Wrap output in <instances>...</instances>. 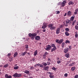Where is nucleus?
I'll return each mask as SVG.
<instances>
[{"label":"nucleus","mask_w":78,"mask_h":78,"mask_svg":"<svg viewBox=\"0 0 78 78\" xmlns=\"http://www.w3.org/2000/svg\"><path fill=\"white\" fill-rule=\"evenodd\" d=\"M28 36L30 37H31V39H34V38H35V37L37 36V34L36 33H33L31 34L30 33L28 34Z\"/></svg>","instance_id":"nucleus-1"},{"label":"nucleus","mask_w":78,"mask_h":78,"mask_svg":"<svg viewBox=\"0 0 78 78\" xmlns=\"http://www.w3.org/2000/svg\"><path fill=\"white\" fill-rule=\"evenodd\" d=\"M53 26V24H51L48 25V28H50L51 30H53L56 28V27Z\"/></svg>","instance_id":"nucleus-2"},{"label":"nucleus","mask_w":78,"mask_h":78,"mask_svg":"<svg viewBox=\"0 0 78 78\" xmlns=\"http://www.w3.org/2000/svg\"><path fill=\"white\" fill-rule=\"evenodd\" d=\"M65 3H66V1L64 0L63 1V2H59L58 3V5H61L62 7H64L65 6Z\"/></svg>","instance_id":"nucleus-3"},{"label":"nucleus","mask_w":78,"mask_h":78,"mask_svg":"<svg viewBox=\"0 0 78 78\" xmlns=\"http://www.w3.org/2000/svg\"><path fill=\"white\" fill-rule=\"evenodd\" d=\"M46 47V48H45L46 50H50V48H51V46L50 45H48Z\"/></svg>","instance_id":"nucleus-4"},{"label":"nucleus","mask_w":78,"mask_h":78,"mask_svg":"<svg viewBox=\"0 0 78 78\" xmlns=\"http://www.w3.org/2000/svg\"><path fill=\"white\" fill-rule=\"evenodd\" d=\"M61 28H58L56 30V33L57 34H58L59 33V32H60V30Z\"/></svg>","instance_id":"nucleus-5"},{"label":"nucleus","mask_w":78,"mask_h":78,"mask_svg":"<svg viewBox=\"0 0 78 78\" xmlns=\"http://www.w3.org/2000/svg\"><path fill=\"white\" fill-rule=\"evenodd\" d=\"M68 51H69V48H66L64 49V52L65 53H67Z\"/></svg>","instance_id":"nucleus-6"},{"label":"nucleus","mask_w":78,"mask_h":78,"mask_svg":"<svg viewBox=\"0 0 78 78\" xmlns=\"http://www.w3.org/2000/svg\"><path fill=\"white\" fill-rule=\"evenodd\" d=\"M5 77L6 78H12V76H11L9 75L8 74H5Z\"/></svg>","instance_id":"nucleus-7"},{"label":"nucleus","mask_w":78,"mask_h":78,"mask_svg":"<svg viewBox=\"0 0 78 78\" xmlns=\"http://www.w3.org/2000/svg\"><path fill=\"white\" fill-rule=\"evenodd\" d=\"M67 15L69 17H70L72 16V12L70 11H69L67 12Z\"/></svg>","instance_id":"nucleus-8"},{"label":"nucleus","mask_w":78,"mask_h":78,"mask_svg":"<svg viewBox=\"0 0 78 78\" xmlns=\"http://www.w3.org/2000/svg\"><path fill=\"white\" fill-rule=\"evenodd\" d=\"M35 39L37 41H39L41 39V37L39 36H37L35 37Z\"/></svg>","instance_id":"nucleus-9"},{"label":"nucleus","mask_w":78,"mask_h":78,"mask_svg":"<svg viewBox=\"0 0 78 78\" xmlns=\"http://www.w3.org/2000/svg\"><path fill=\"white\" fill-rule=\"evenodd\" d=\"M48 68H49V66H44L43 67V69H44V70H46L47 71H48Z\"/></svg>","instance_id":"nucleus-10"},{"label":"nucleus","mask_w":78,"mask_h":78,"mask_svg":"<svg viewBox=\"0 0 78 78\" xmlns=\"http://www.w3.org/2000/svg\"><path fill=\"white\" fill-rule=\"evenodd\" d=\"M37 66L38 67H40L41 68H43V67H44V66L42 64H41L40 63H38L37 64Z\"/></svg>","instance_id":"nucleus-11"},{"label":"nucleus","mask_w":78,"mask_h":78,"mask_svg":"<svg viewBox=\"0 0 78 78\" xmlns=\"http://www.w3.org/2000/svg\"><path fill=\"white\" fill-rule=\"evenodd\" d=\"M56 50V47H53L51 49V52H53V51H55Z\"/></svg>","instance_id":"nucleus-12"},{"label":"nucleus","mask_w":78,"mask_h":78,"mask_svg":"<svg viewBox=\"0 0 78 78\" xmlns=\"http://www.w3.org/2000/svg\"><path fill=\"white\" fill-rule=\"evenodd\" d=\"M47 28V25L45 24V23L43 24V25L42 26V28L44 29Z\"/></svg>","instance_id":"nucleus-13"},{"label":"nucleus","mask_w":78,"mask_h":78,"mask_svg":"<svg viewBox=\"0 0 78 78\" xmlns=\"http://www.w3.org/2000/svg\"><path fill=\"white\" fill-rule=\"evenodd\" d=\"M78 9H77L75 10V12H74V14L76 15L78 14Z\"/></svg>","instance_id":"nucleus-14"},{"label":"nucleus","mask_w":78,"mask_h":78,"mask_svg":"<svg viewBox=\"0 0 78 78\" xmlns=\"http://www.w3.org/2000/svg\"><path fill=\"white\" fill-rule=\"evenodd\" d=\"M63 41H64V39H60V40H59V44H62V42H63Z\"/></svg>","instance_id":"nucleus-15"},{"label":"nucleus","mask_w":78,"mask_h":78,"mask_svg":"<svg viewBox=\"0 0 78 78\" xmlns=\"http://www.w3.org/2000/svg\"><path fill=\"white\" fill-rule=\"evenodd\" d=\"M27 53V52L25 51L21 54V56H25V55Z\"/></svg>","instance_id":"nucleus-16"},{"label":"nucleus","mask_w":78,"mask_h":78,"mask_svg":"<svg viewBox=\"0 0 78 78\" xmlns=\"http://www.w3.org/2000/svg\"><path fill=\"white\" fill-rule=\"evenodd\" d=\"M37 50H36L34 52V56H36V55H37Z\"/></svg>","instance_id":"nucleus-17"},{"label":"nucleus","mask_w":78,"mask_h":78,"mask_svg":"<svg viewBox=\"0 0 78 78\" xmlns=\"http://www.w3.org/2000/svg\"><path fill=\"white\" fill-rule=\"evenodd\" d=\"M65 57H66V58H69V56H70V55L69 53L66 54L65 55Z\"/></svg>","instance_id":"nucleus-18"},{"label":"nucleus","mask_w":78,"mask_h":78,"mask_svg":"<svg viewBox=\"0 0 78 78\" xmlns=\"http://www.w3.org/2000/svg\"><path fill=\"white\" fill-rule=\"evenodd\" d=\"M18 55V53H17V52H15L13 56L14 58H16V56H17V55Z\"/></svg>","instance_id":"nucleus-19"},{"label":"nucleus","mask_w":78,"mask_h":78,"mask_svg":"<svg viewBox=\"0 0 78 78\" xmlns=\"http://www.w3.org/2000/svg\"><path fill=\"white\" fill-rule=\"evenodd\" d=\"M74 3V2H73L70 1L68 2V5H73Z\"/></svg>","instance_id":"nucleus-20"},{"label":"nucleus","mask_w":78,"mask_h":78,"mask_svg":"<svg viewBox=\"0 0 78 78\" xmlns=\"http://www.w3.org/2000/svg\"><path fill=\"white\" fill-rule=\"evenodd\" d=\"M49 77L50 78H53L54 77V76H53V73H51L49 75Z\"/></svg>","instance_id":"nucleus-21"},{"label":"nucleus","mask_w":78,"mask_h":78,"mask_svg":"<svg viewBox=\"0 0 78 78\" xmlns=\"http://www.w3.org/2000/svg\"><path fill=\"white\" fill-rule=\"evenodd\" d=\"M65 34L66 36H69V32L67 31L65 32Z\"/></svg>","instance_id":"nucleus-22"},{"label":"nucleus","mask_w":78,"mask_h":78,"mask_svg":"<svg viewBox=\"0 0 78 78\" xmlns=\"http://www.w3.org/2000/svg\"><path fill=\"white\" fill-rule=\"evenodd\" d=\"M62 48H64V47H65V43L63 42L61 45Z\"/></svg>","instance_id":"nucleus-23"},{"label":"nucleus","mask_w":78,"mask_h":78,"mask_svg":"<svg viewBox=\"0 0 78 78\" xmlns=\"http://www.w3.org/2000/svg\"><path fill=\"white\" fill-rule=\"evenodd\" d=\"M24 73L26 74H28L30 73V71L28 70H26L24 71Z\"/></svg>","instance_id":"nucleus-24"},{"label":"nucleus","mask_w":78,"mask_h":78,"mask_svg":"<svg viewBox=\"0 0 78 78\" xmlns=\"http://www.w3.org/2000/svg\"><path fill=\"white\" fill-rule=\"evenodd\" d=\"M51 47H56V46H55V44H51Z\"/></svg>","instance_id":"nucleus-25"},{"label":"nucleus","mask_w":78,"mask_h":78,"mask_svg":"<svg viewBox=\"0 0 78 78\" xmlns=\"http://www.w3.org/2000/svg\"><path fill=\"white\" fill-rule=\"evenodd\" d=\"M21 76H22V74H18L17 73V78L21 77Z\"/></svg>","instance_id":"nucleus-26"},{"label":"nucleus","mask_w":78,"mask_h":78,"mask_svg":"<svg viewBox=\"0 0 78 78\" xmlns=\"http://www.w3.org/2000/svg\"><path fill=\"white\" fill-rule=\"evenodd\" d=\"M13 68L15 70H17L19 69V66H14Z\"/></svg>","instance_id":"nucleus-27"},{"label":"nucleus","mask_w":78,"mask_h":78,"mask_svg":"<svg viewBox=\"0 0 78 78\" xmlns=\"http://www.w3.org/2000/svg\"><path fill=\"white\" fill-rule=\"evenodd\" d=\"M74 64H74V63L73 62L72 63L69 64V66L70 67H72V66H73V65H74Z\"/></svg>","instance_id":"nucleus-28"},{"label":"nucleus","mask_w":78,"mask_h":78,"mask_svg":"<svg viewBox=\"0 0 78 78\" xmlns=\"http://www.w3.org/2000/svg\"><path fill=\"white\" fill-rule=\"evenodd\" d=\"M17 73H16L13 75V76L14 77H17Z\"/></svg>","instance_id":"nucleus-29"},{"label":"nucleus","mask_w":78,"mask_h":78,"mask_svg":"<svg viewBox=\"0 0 78 78\" xmlns=\"http://www.w3.org/2000/svg\"><path fill=\"white\" fill-rule=\"evenodd\" d=\"M9 66V65L8 64H6V65H5L4 66V67H5V68H6V67H8V66Z\"/></svg>","instance_id":"nucleus-30"},{"label":"nucleus","mask_w":78,"mask_h":78,"mask_svg":"<svg viewBox=\"0 0 78 78\" xmlns=\"http://www.w3.org/2000/svg\"><path fill=\"white\" fill-rule=\"evenodd\" d=\"M75 67H72V68H71V70H72V71H73L74 70H75Z\"/></svg>","instance_id":"nucleus-31"},{"label":"nucleus","mask_w":78,"mask_h":78,"mask_svg":"<svg viewBox=\"0 0 78 78\" xmlns=\"http://www.w3.org/2000/svg\"><path fill=\"white\" fill-rule=\"evenodd\" d=\"M65 43H66V44H67V43H68V44H70V42L69 40H66Z\"/></svg>","instance_id":"nucleus-32"},{"label":"nucleus","mask_w":78,"mask_h":78,"mask_svg":"<svg viewBox=\"0 0 78 78\" xmlns=\"http://www.w3.org/2000/svg\"><path fill=\"white\" fill-rule=\"evenodd\" d=\"M65 30L66 31H67L68 32V31H69V30H70L69 28H66L65 29Z\"/></svg>","instance_id":"nucleus-33"},{"label":"nucleus","mask_w":78,"mask_h":78,"mask_svg":"<svg viewBox=\"0 0 78 78\" xmlns=\"http://www.w3.org/2000/svg\"><path fill=\"white\" fill-rule=\"evenodd\" d=\"M74 18H75V17L74 16H72L71 17V20H74Z\"/></svg>","instance_id":"nucleus-34"},{"label":"nucleus","mask_w":78,"mask_h":78,"mask_svg":"<svg viewBox=\"0 0 78 78\" xmlns=\"http://www.w3.org/2000/svg\"><path fill=\"white\" fill-rule=\"evenodd\" d=\"M43 65L44 66H46L47 65V63L44 62L43 63Z\"/></svg>","instance_id":"nucleus-35"},{"label":"nucleus","mask_w":78,"mask_h":78,"mask_svg":"<svg viewBox=\"0 0 78 78\" xmlns=\"http://www.w3.org/2000/svg\"><path fill=\"white\" fill-rule=\"evenodd\" d=\"M25 48H26L27 49H28V45L27 44H26L25 45Z\"/></svg>","instance_id":"nucleus-36"},{"label":"nucleus","mask_w":78,"mask_h":78,"mask_svg":"<svg viewBox=\"0 0 78 78\" xmlns=\"http://www.w3.org/2000/svg\"><path fill=\"white\" fill-rule=\"evenodd\" d=\"M52 70H54L55 71V70H56V68L55 67H53L52 68Z\"/></svg>","instance_id":"nucleus-37"},{"label":"nucleus","mask_w":78,"mask_h":78,"mask_svg":"<svg viewBox=\"0 0 78 78\" xmlns=\"http://www.w3.org/2000/svg\"><path fill=\"white\" fill-rule=\"evenodd\" d=\"M75 27L76 30H78V26L77 25L75 26Z\"/></svg>","instance_id":"nucleus-38"},{"label":"nucleus","mask_w":78,"mask_h":78,"mask_svg":"<svg viewBox=\"0 0 78 78\" xmlns=\"http://www.w3.org/2000/svg\"><path fill=\"white\" fill-rule=\"evenodd\" d=\"M56 14H59L60 13V12L59 11H57L55 12Z\"/></svg>","instance_id":"nucleus-39"},{"label":"nucleus","mask_w":78,"mask_h":78,"mask_svg":"<svg viewBox=\"0 0 78 78\" xmlns=\"http://www.w3.org/2000/svg\"><path fill=\"white\" fill-rule=\"evenodd\" d=\"M46 58V55H45V54H44L43 55V58H44V59H45Z\"/></svg>","instance_id":"nucleus-40"},{"label":"nucleus","mask_w":78,"mask_h":78,"mask_svg":"<svg viewBox=\"0 0 78 78\" xmlns=\"http://www.w3.org/2000/svg\"><path fill=\"white\" fill-rule=\"evenodd\" d=\"M67 76H68V74H67V73H66L64 74V76L66 77H67Z\"/></svg>","instance_id":"nucleus-41"},{"label":"nucleus","mask_w":78,"mask_h":78,"mask_svg":"<svg viewBox=\"0 0 78 78\" xmlns=\"http://www.w3.org/2000/svg\"><path fill=\"white\" fill-rule=\"evenodd\" d=\"M56 42H57V43H58V44H59V40H58V39H56Z\"/></svg>","instance_id":"nucleus-42"},{"label":"nucleus","mask_w":78,"mask_h":78,"mask_svg":"<svg viewBox=\"0 0 78 78\" xmlns=\"http://www.w3.org/2000/svg\"><path fill=\"white\" fill-rule=\"evenodd\" d=\"M74 78H78V75H76L74 76Z\"/></svg>","instance_id":"nucleus-43"},{"label":"nucleus","mask_w":78,"mask_h":78,"mask_svg":"<svg viewBox=\"0 0 78 78\" xmlns=\"http://www.w3.org/2000/svg\"><path fill=\"white\" fill-rule=\"evenodd\" d=\"M57 64H60L61 63V61L60 60H58L57 61Z\"/></svg>","instance_id":"nucleus-44"},{"label":"nucleus","mask_w":78,"mask_h":78,"mask_svg":"<svg viewBox=\"0 0 78 78\" xmlns=\"http://www.w3.org/2000/svg\"><path fill=\"white\" fill-rule=\"evenodd\" d=\"M47 63H48V66H49V65H50V62H47Z\"/></svg>","instance_id":"nucleus-45"},{"label":"nucleus","mask_w":78,"mask_h":78,"mask_svg":"<svg viewBox=\"0 0 78 78\" xmlns=\"http://www.w3.org/2000/svg\"><path fill=\"white\" fill-rule=\"evenodd\" d=\"M66 23H69V20H66Z\"/></svg>","instance_id":"nucleus-46"},{"label":"nucleus","mask_w":78,"mask_h":78,"mask_svg":"<svg viewBox=\"0 0 78 78\" xmlns=\"http://www.w3.org/2000/svg\"><path fill=\"white\" fill-rule=\"evenodd\" d=\"M44 55H45L46 56V55H48V53L46 52L44 53Z\"/></svg>","instance_id":"nucleus-47"},{"label":"nucleus","mask_w":78,"mask_h":78,"mask_svg":"<svg viewBox=\"0 0 78 78\" xmlns=\"http://www.w3.org/2000/svg\"><path fill=\"white\" fill-rule=\"evenodd\" d=\"M11 53H9L8 54V56L9 57V56H11Z\"/></svg>","instance_id":"nucleus-48"},{"label":"nucleus","mask_w":78,"mask_h":78,"mask_svg":"<svg viewBox=\"0 0 78 78\" xmlns=\"http://www.w3.org/2000/svg\"><path fill=\"white\" fill-rule=\"evenodd\" d=\"M75 37H78V34H75Z\"/></svg>","instance_id":"nucleus-49"},{"label":"nucleus","mask_w":78,"mask_h":78,"mask_svg":"<svg viewBox=\"0 0 78 78\" xmlns=\"http://www.w3.org/2000/svg\"><path fill=\"white\" fill-rule=\"evenodd\" d=\"M71 48H72V46H69V49L70 50V49H71Z\"/></svg>","instance_id":"nucleus-50"},{"label":"nucleus","mask_w":78,"mask_h":78,"mask_svg":"<svg viewBox=\"0 0 78 78\" xmlns=\"http://www.w3.org/2000/svg\"><path fill=\"white\" fill-rule=\"evenodd\" d=\"M31 69H34V68L33 66H31Z\"/></svg>","instance_id":"nucleus-51"},{"label":"nucleus","mask_w":78,"mask_h":78,"mask_svg":"<svg viewBox=\"0 0 78 78\" xmlns=\"http://www.w3.org/2000/svg\"><path fill=\"white\" fill-rule=\"evenodd\" d=\"M46 30L45 29L43 30V32H45Z\"/></svg>","instance_id":"nucleus-52"},{"label":"nucleus","mask_w":78,"mask_h":78,"mask_svg":"<svg viewBox=\"0 0 78 78\" xmlns=\"http://www.w3.org/2000/svg\"><path fill=\"white\" fill-rule=\"evenodd\" d=\"M35 67H37V64L36 65H35L34 66Z\"/></svg>","instance_id":"nucleus-53"},{"label":"nucleus","mask_w":78,"mask_h":78,"mask_svg":"<svg viewBox=\"0 0 78 78\" xmlns=\"http://www.w3.org/2000/svg\"><path fill=\"white\" fill-rule=\"evenodd\" d=\"M51 61V60H50V58H48V61Z\"/></svg>","instance_id":"nucleus-54"},{"label":"nucleus","mask_w":78,"mask_h":78,"mask_svg":"<svg viewBox=\"0 0 78 78\" xmlns=\"http://www.w3.org/2000/svg\"><path fill=\"white\" fill-rule=\"evenodd\" d=\"M32 61H35V58H33Z\"/></svg>","instance_id":"nucleus-55"},{"label":"nucleus","mask_w":78,"mask_h":78,"mask_svg":"<svg viewBox=\"0 0 78 78\" xmlns=\"http://www.w3.org/2000/svg\"><path fill=\"white\" fill-rule=\"evenodd\" d=\"M75 23V22H73L72 23V25H74V24Z\"/></svg>","instance_id":"nucleus-56"},{"label":"nucleus","mask_w":78,"mask_h":78,"mask_svg":"<svg viewBox=\"0 0 78 78\" xmlns=\"http://www.w3.org/2000/svg\"><path fill=\"white\" fill-rule=\"evenodd\" d=\"M67 16V13H66L64 15V16Z\"/></svg>","instance_id":"nucleus-57"},{"label":"nucleus","mask_w":78,"mask_h":78,"mask_svg":"<svg viewBox=\"0 0 78 78\" xmlns=\"http://www.w3.org/2000/svg\"><path fill=\"white\" fill-rule=\"evenodd\" d=\"M65 26H66V27H68V24H66L65 25Z\"/></svg>","instance_id":"nucleus-58"},{"label":"nucleus","mask_w":78,"mask_h":78,"mask_svg":"<svg viewBox=\"0 0 78 78\" xmlns=\"http://www.w3.org/2000/svg\"><path fill=\"white\" fill-rule=\"evenodd\" d=\"M57 60H58L59 59V57L57 58Z\"/></svg>","instance_id":"nucleus-59"},{"label":"nucleus","mask_w":78,"mask_h":78,"mask_svg":"<svg viewBox=\"0 0 78 78\" xmlns=\"http://www.w3.org/2000/svg\"><path fill=\"white\" fill-rule=\"evenodd\" d=\"M39 69H36V71H37V72L38 71H39Z\"/></svg>","instance_id":"nucleus-60"},{"label":"nucleus","mask_w":78,"mask_h":78,"mask_svg":"<svg viewBox=\"0 0 78 78\" xmlns=\"http://www.w3.org/2000/svg\"><path fill=\"white\" fill-rule=\"evenodd\" d=\"M47 73H49V74H51V73L49 72Z\"/></svg>","instance_id":"nucleus-61"},{"label":"nucleus","mask_w":78,"mask_h":78,"mask_svg":"<svg viewBox=\"0 0 78 78\" xmlns=\"http://www.w3.org/2000/svg\"><path fill=\"white\" fill-rule=\"evenodd\" d=\"M27 54L28 55H30V52H28L27 53Z\"/></svg>","instance_id":"nucleus-62"},{"label":"nucleus","mask_w":78,"mask_h":78,"mask_svg":"<svg viewBox=\"0 0 78 78\" xmlns=\"http://www.w3.org/2000/svg\"><path fill=\"white\" fill-rule=\"evenodd\" d=\"M12 58V57H11V60H12V58Z\"/></svg>","instance_id":"nucleus-63"},{"label":"nucleus","mask_w":78,"mask_h":78,"mask_svg":"<svg viewBox=\"0 0 78 78\" xmlns=\"http://www.w3.org/2000/svg\"><path fill=\"white\" fill-rule=\"evenodd\" d=\"M77 25H78V22H77V23L76 24Z\"/></svg>","instance_id":"nucleus-64"}]
</instances>
